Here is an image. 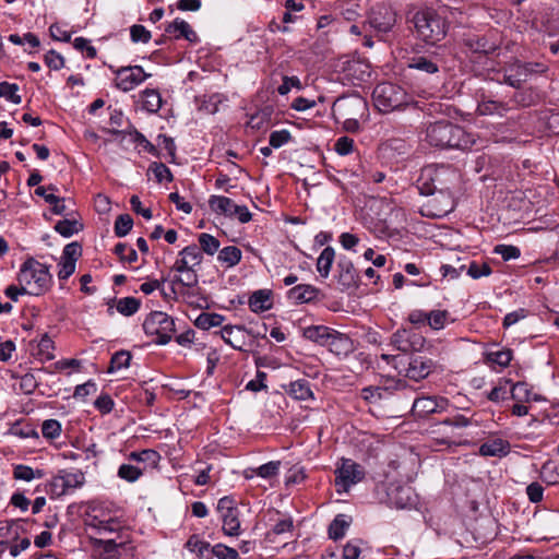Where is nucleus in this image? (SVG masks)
I'll return each mask as SVG.
<instances>
[{"label": "nucleus", "mask_w": 559, "mask_h": 559, "mask_svg": "<svg viewBox=\"0 0 559 559\" xmlns=\"http://www.w3.org/2000/svg\"><path fill=\"white\" fill-rule=\"evenodd\" d=\"M509 110H511L510 103L495 100V99L484 98L478 103V106H477V111L481 116H488V115L503 116Z\"/></svg>", "instance_id": "nucleus-30"}, {"label": "nucleus", "mask_w": 559, "mask_h": 559, "mask_svg": "<svg viewBox=\"0 0 559 559\" xmlns=\"http://www.w3.org/2000/svg\"><path fill=\"white\" fill-rule=\"evenodd\" d=\"M472 425V418H468L462 414H456L451 417H447L438 424L439 431L443 432V437L439 440L441 444L447 445H461L464 442L461 440L462 433L457 432L462 428H466Z\"/></svg>", "instance_id": "nucleus-8"}, {"label": "nucleus", "mask_w": 559, "mask_h": 559, "mask_svg": "<svg viewBox=\"0 0 559 559\" xmlns=\"http://www.w3.org/2000/svg\"><path fill=\"white\" fill-rule=\"evenodd\" d=\"M334 260L335 250L332 247H325L317 259V271L323 278L329 277Z\"/></svg>", "instance_id": "nucleus-36"}, {"label": "nucleus", "mask_w": 559, "mask_h": 559, "mask_svg": "<svg viewBox=\"0 0 559 559\" xmlns=\"http://www.w3.org/2000/svg\"><path fill=\"white\" fill-rule=\"evenodd\" d=\"M411 22L414 24L417 36L430 45L441 41L448 32L445 20L432 9L416 11Z\"/></svg>", "instance_id": "nucleus-3"}, {"label": "nucleus", "mask_w": 559, "mask_h": 559, "mask_svg": "<svg viewBox=\"0 0 559 559\" xmlns=\"http://www.w3.org/2000/svg\"><path fill=\"white\" fill-rule=\"evenodd\" d=\"M337 281L344 289L356 287L358 285V274L353 262L348 258H340L337 262Z\"/></svg>", "instance_id": "nucleus-20"}, {"label": "nucleus", "mask_w": 559, "mask_h": 559, "mask_svg": "<svg viewBox=\"0 0 559 559\" xmlns=\"http://www.w3.org/2000/svg\"><path fill=\"white\" fill-rule=\"evenodd\" d=\"M281 462L271 461L255 468H249L246 471L245 477L252 478L254 475L262 478L269 479L276 476L280 472Z\"/></svg>", "instance_id": "nucleus-37"}, {"label": "nucleus", "mask_w": 559, "mask_h": 559, "mask_svg": "<svg viewBox=\"0 0 559 559\" xmlns=\"http://www.w3.org/2000/svg\"><path fill=\"white\" fill-rule=\"evenodd\" d=\"M131 354L127 350H119L115 353L110 359V366L108 372H115L117 370L128 368L131 361Z\"/></svg>", "instance_id": "nucleus-51"}, {"label": "nucleus", "mask_w": 559, "mask_h": 559, "mask_svg": "<svg viewBox=\"0 0 559 559\" xmlns=\"http://www.w3.org/2000/svg\"><path fill=\"white\" fill-rule=\"evenodd\" d=\"M272 292L269 289H259L250 296L248 305L251 311L259 313L272 308Z\"/></svg>", "instance_id": "nucleus-28"}, {"label": "nucleus", "mask_w": 559, "mask_h": 559, "mask_svg": "<svg viewBox=\"0 0 559 559\" xmlns=\"http://www.w3.org/2000/svg\"><path fill=\"white\" fill-rule=\"evenodd\" d=\"M84 523L103 536L114 533L120 535V531L123 528L122 523L118 519L104 516L96 507H90V511L85 514Z\"/></svg>", "instance_id": "nucleus-10"}, {"label": "nucleus", "mask_w": 559, "mask_h": 559, "mask_svg": "<svg viewBox=\"0 0 559 559\" xmlns=\"http://www.w3.org/2000/svg\"><path fill=\"white\" fill-rule=\"evenodd\" d=\"M118 476L129 483L136 481L143 474L142 469L130 464H122L118 468Z\"/></svg>", "instance_id": "nucleus-58"}, {"label": "nucleus", "mask_w": 559, "mask_h": 559, "mask_svg": "<svg viewBox=\"0 0 559 559\" xmlns=\"http://www.w3.org/2000/svg\"><path fill=\"white\" fill-rule=\"evenodd\" d=\"M283 389L292 399L297 401H309L314 399L310 382L306 379L292 381L288 385H283Z\"/></svg>", "instance_id": "nucleus-24"}, {"label": "nucleus", "mask_w": 559, "mask_h": 559, "mask_svg": "<svg viewBox=\"0 0 559 559\" xmlns=\"http://www.w3.org/2000/svg\"><path fill=\"white\" fill-rule=\"evenodd\" d=\"M294 528V522H293V519L290 516H287L285 519H281L278 520L274 525L273 527L271 528V531L267 533V538L270 540H273V536H277V535H282V534H285V533H289L292 532Z\"/></svg>", "instance_id": "nucleus-55"}, {"label": "nucleus", "mask_w": 559, "mask_h": 559, "mask_svg": "<svg viewBox=\"0 0 559 559\" xmlns=\"http://www.w3.org/2000/svg\"><path fill=\"white\" fill-rule=\"evenodd\" d=\"M61 424L57 419H47L41 424V435L47 440H55L60 437Z\"/></svg>", "instance_id": "nucleus-53"}, {"label": "nucleus", "mask_w": 559, "mask_h": 559, "mask_svg": "<svg viewBox=\"0 0 559 559\" xmlns=\"http://www.w3.org/2000/svg\"><path fill=\"white\" fill-rule=\"evenodd\" d=\"M242 258L241 250L236 246H227L218 251L217 260L226 267L236 266Z\"/></svg>", "instance_id": "nucleus-38"}, {"label": "nucleus", "mask_w": 559, "mask_h": 559, "mask_svg": "<svg viewBox=\"0 0 559 559\" xmlns=\"http://www.w3.org/2000/svg\"><path fill=\"white\" fill-rule=\"evenodd\" d=\"M143 331L147 336H154L157 345L168 344L176 331L173 317L163 311H152L143 322Z\"/></svg>", "instance_id": "nucleus-5"}, {"label": "nucleus", "mask_w": 559, "mask_h": 559, "mask_svg": "<svg viewBox=\"0 0 559 559\" xmlns=\"http://www.w3.org/2000/svg\"><path fill=\"white\" fill-rule=\"evenodd\" d=\"M508 103H510L511 109L530 107L535 104V94L532 90H518Z\"/></svg>", "instance_id": "nucleus-40"}, {"label": "nucleus", "mask_w": 559, "mask_h": 559, "mask_svg": "<svg viewBox=\"0 0 559 559\" xmlns=\"http://www.w3.org/2000/svg\"><path fill=\"white\" fill-rule=\"evenodd\" d=\"M388 498L390 504L396 509H414L418 504V496L408 485H392L388 490Z\"/></svg>", "instance_id": "nucleus-14"}, {"label": "nucleus", "mask_w": 559, "mask_h": 559, "mask_svg": "<svg viewBox=\"0 0 559 559\" xmlns=\"http://www.w3.org/2000/svg\"><path fill=\"white\" fill-rule=\"evenodd\" d=\"M186 547L190 551L195 552L198 556L202 558L211 559L210 550L213 546H211L207 542L200 539L199 536L197 535H192L188 539V542L186 543Z\"/></svg>", "instance_id": "nucleus-42"}, {"label": "nucleus", "mask_w": 559, "mask_h": 559, "mask_svg": "<svg viewBox=\"0 0 559 559\" xmlns=\"http://www.w3.org/2000/svg\"><path fill=\"white\" fill-rule=\"evenodd\" d=\"M391 344L397 350L408 353L420 348L424 337L408 330H397L391 337Z\"/></svg>", "instance_id": "nucleus-18"}, {"label": "nucleus", "mask_w": 559, "mask_h": 559, "mask_svg": "<svg viewBox=\"0 0 559 559\" xmlns=\"http://www.w3.org/2000/svg\"><path fill=\"white\" fill-rule=\"evenodd\" d=\"M35 280V260L33 258H28L17 274L19 285L23 287V290H27L26 286Z\"/></svg>", "instance_id": "nucleus-41"}, {"label": "nucleus", "mask_w": 559, "mask_h": 559, "mask_svg": "<svg viewBox=\"0 0 559 559\" xmlns=\"http://www.w3.org/2000/svg\"><path fill=\"white\" fill-rule=\"evenodd\" d=\"M332 332L333 329L325 325H310L304 329L302 335L313 343L326 346Z\"/></svg>", "instance_id": "nucleus-29"}, {"label": "nucleus", "mask_w": 559, "mask_h": 559, "mask_svg": "<svg viewBox=\"0 0 559 559\" xmlns=\"http://www.w3.org/2000/svg\"><path fill=\"white\" fill-rule=\"evenodd\" d=\"M142 108L150 114H156L163 104L162 96L157 90L146 88L140 94Z\"/></svg>", "instance_id": "nucleus-33"}, {"label": "nucleus", "mask_w": 559, "mask_h": 559, "mask_svg": "<svg viewBox=\"0 0 559 559\" xmlns=\"http://www.w3.org/2000/svg\"><path fill=\"white\" fill-rule=\"evenodd\" d=\"M449 316L447 310H432L428 316V324L433 330H441L444 328Z\"/></svg>", "instance_id": "nucleus-56"}, {"label": "nucleus", "mask_w": 559, "mask_h": 559, "mask_svg": "<svg viewBox=\"0 0 559 559\" xmlns=\"http://www.w3.org/2000/svg\"><path fill=\"white\" fill-rule=\"evenodd\" d=\"M211 559L216 557L218 559H240L236 549L227 547L223 544L214 545L211 548Z\"/></svg>", "instance_id": "nucleus-60"}, {"label": "nucleus", "mask_w": 559, "mask_h": 559, "mask_svg": "<svg viewBox=\"0 0 559 559\" xmlns=\"http://www.w3.org/2000/svg\"><path fill=\"white\" fill-rule=\"evenodd\" d=\"M512 71H515L524 82L532 75L542 74L548 71V66L544 62H518L513 66Z\"/></svg>", "instance_id": "nucleus-32"}, {"label": "nucleus", "mask_w": 559, "mask_h": 559, "mask_svg": "<svg viewBox=\"0 0 559 559\" xmlns=\"http://www.w3.org/2000/svg\"><path fill=\"white\" fill-rule=\"evenodd\" d=\"M37 296L46 293L52 283V276L48 272V267L37 262Z\"/></svg>", "instance_id": "nucleus-49"}, {"label": "nucleus", "mask_w": 559, "mask_h": 559, "mask_svg": "<svg viewBox=\"0 0 559 559\" xmlns=\"http://www.w3.org/2000/svg\"><path fill=\"white\" fill-rule=\"evenodd\" d=\"M429 206L433 210L432 215L437 217L445 216L455 207V200L452 190L440 191L429 201Z\"/></svg>", "instance_id": "nucleus-21"}, {"label": "nucleus", "mask_w": 559, "mask_h": 559, "mask_svg": "<svg viewBox=\"0 0 559 559\" xmlns=\"http://www.w3.org/2000/svg\"><path fill=\"white\" fill-rule=\"evenodd\" d=\"M509 451V442L502 439H495L492 441L485 442L479 448V453L484 456H504Z\"/></svg>", "instance_id": "nucleus-34"}, {"label": "nucleus", "mask_w": 559, "mask_h": 559, "mask_svg": "<svg viewBox=\"0 0 559 559\" xmlns=\"http://www.w3.org/2000/svg\"><path fill=\"white\" fill-rule=\"evenodd\" d=\"M43 176L37 171V197H41L51 207L50 211L55 215H63L66 213L64 198H60L56 186H39Z\"/></svg>", "instance_id": "nucleus-17"}, {"label": "nucleus", "mask_w": 559, "mask_h": 559, "mask_svg": "<svg viewBox=\"0 0 559 559\" xmlns=\"http://www.w3.org/2000/svg\"><path fill=\"white\" fill-rule=\"evenodd\" d=\"M459 175L451 166L428 165L420 171L417 188L423 195H433L440 191L452 190Z\"/></svg>", "instance_id": "nucleus-2"}, {"label": "nucleus", "mask_w": 559, "mask_h": 559, "mask_svg": "<svg viewBox=\"0 0 559 559\" xmlns=\"http://www.w3.org/2000/svg\"><path fill=\"white\" fill-rule=\"evenodd\" d=\"M55 229L61 236L69 238L81 231L83 229V224L75 219H62L56 224Z\"/></svg>", "instance_id": "nucleus-47"}, {"label": "nucleus", "mask_w": 559, "mask_h": 559, "mask_svg": "<svg viewBox=\"0 0 559 559\" xmlns=\"http://www.w3.org/2000/svg\"><path fill=\"white\" fill-rule=\"evenodd\" d=\"M114 252L120 258L122 262L134 263L138 261L136 251L129 247L127 243L118 242L115 246Z\"/></svg>", "instance_id": "nucleus-54"}, {"label": "nucleus", "mask_w": 559, "mask_h": 559, "mask_svg": "<svg viewBox=\"0 0 559 559\" xmlns=\"http://www.w3.org/2000/svg\"><path fill=\"white\" fill-rule=\"evenodd\" d=\"M235 204L236 203L227 197L211 195V198L209 199V205L213 212L229 217H233V210Z\"/></svg>", "instance_id": "nucleus-35"}, {"label": "nucleus", "mask_w": 559, "mask_h": 559, "mask_svg": "<svg viewBox=\"0 0 559 559\" xmlns=\"http://www.w3.org/2000/svg\"><path fill=\"white\" fill-rule=\"evenodd\" d=\"M165 32L169 35H174L176 39L183 37L193 44L199 41V36L192 29L190 24L181 19H176L174 22L169 23L165 28Z\"/></svg>", "instance_id": "nucleus-25"}, {"label": "nucleus", "mask_w": 559, "mask_h": 559, "mask_svg": "<svg viewBox=\"0 0 559 559\" xmlns=\"http://www.w3.org/2000/svg\"><path fill=\"white\" fill-rule=\"evenodd\" d=\"M426 141L440 150H468L475 143L474 136L463 127L448 120L429 124L426 129Z\"/></svg>", "instance_id": "nucleus-1"}, {"label": "nucleus", "mask_w": 559, "mask_h": 559, "mask_svg": "<svg viewBox=\"0 0 559 559\" xmlns=\"http://www.w3.org/2000/svg\"><path fill=\"white\" fill-rule=\"evenodd\" d=\"M45 490L52 497H60L67 495L64 480L62 474L52 477V479L46 484Z\"/></svg>", "instance_id": "nucleus-59"}, {"label": "nucleus", "mask_w": 559, "mask_h": 559, "mask_svg": "<svg viewBox=\"0 0 559 559\" xmlns=\"http://www.w3.org/2000/svg\"><path fill=\"white\" fill-rule=\"evenodd\" d=\"M361 544L362 540L358 538L349 540L343 548L344 559H359L361 554Z\"/></svg>", "instance_id": "nucleus-64"}, {"label": "nucleus", "mask_w": 559, "mask_h": 559, "mask_svg": "<svg viewBox=\"0 0 559 559\" xmlns=\"http://www.w3.org/2000/svg\"><path fill=\"white\" fill-rule=\"evenodd\" d=\"M141 300L135 297H123L117 300V311L124 317L133 316L139 311Z\"/></svg>", "instance_id": "nucleus-44"}, {"label": "nucleus", "mask_w": 559, "mask_h": 559, "mask_svg": "<svg viewBox=\"0 0 559 559\" xmlns=\"http://www.w3.org/2000/svg\"><path fill=\"white\" fill-rule=\"evenodd\" d=\"M436 368L437 364L430 357L421 354L412 355L408 358L405 377L414 381H420L433 372Z\"/></svg>", "instance_id": "nucleus-13"}, {"label": "nucleus", "mask_w": 559, "mask_h": 559, "mask_svg": "<svg viewBox=\"0 0 559 559\" xmlns=\"http://www.w3.org/2000/svg\"><path fill=\"white\" fill-rule=\"evenodd\" d=\"M341 13L348 22L356 21L360 16L359 0H346L345 5L342 7Z\"/></svg>", "instance_id": "nucleus-57"}, {"label": "nucleus", "mask_w": 559, "mask_h": 559, "mask_svg": "<svg viewBox=\"0 0 559 559\" xmlns=\"http://www.w3.org/2000/svg\"><path fill=\"white\" fill-rule=\"evenodd\" d=\"M53 341L47 334H44L40 341L37 343V360L46 361L53 359Z\"/></svg>", "instance_id": "nucleus-45"}, {"label": "nucleus", "mask_w": 559, "mask_h": 559, "mask_svg": "<svg viewBox=\"0 0 559 559\" xmlns=\"http://www.w3.org/2000/svg\"><path fill=\"white\" fill-rule=\"evenodd\" d=\"M396 11L392 4L382 1L371 7L365 24H368L377 35L382 36L393 29L396 24Z\"/></svg>", "instance_id": "nucleus-6"}, {"label": "nucleus", "mask_w": 559, "mask_h": 559, "mask_svg": "<svg viewBox=\"0 0 559 559\" xmlns=\"http://www.w3.org/2000/svg\"><path fill=\"white\" fill-rule=\"evenodd\" d=\"M464 45L475 53L489 55L498 49L497 43L489 40L486 36H471L464 39Z\"/></svg>", "instance_id": "nucleus-27"}, {"label": "nucleus", "mask_w": 559, "mask_h": 559, "mask_svg": "<svg viewBox=\"0 0 559 559\" xmlns=\"http://www.w3.org/2000/svg\"><path fill=\"white\" fill-rule=\"evenodd\" d=\"M493 252L500 254L503 261L514 260L521 255L520 249L512 245H498Z\"/></svg>", "instance_id": "nucleus-63"}, {"label": "nucleus", "mask_w": 559, "mask_h": 559, "mask_svg": "<svg viewBox=\"0 0 559 559\" xmlns=\"http://www.w3.org/2000/svg\"><path fill=\"white\" fill-rule=\"evenodd\" d=\"M217 512L223 522V532L228 536L240 534L239 510L236 501L230 497H223L217 502Z\"/></svg>", "instance_id": "nucleus-9"}, {"label": "nucleus", "mask_w": 559, "mask_h": 559, "mask_svg": "<svg viewBox=\"0 0 559 559\" xmlns=\"http://www.w3.org/2000/svg\"><path fill=\"white\" fill-rule=\"evenodd\" d=\"M159 459H160L159 453L153 449H144L139 452L134 451L129 454V460L135 461V462H147L152 466H156Z\"/></svg>", "instance_id": "nucleus-50"}, {"label": "nucleus", "mask_w": 559, "mask_h": 559, "mask_svg": "<svg viewBox=\"0 0 559 559\" xmlns=\"http://www.w3.org/2000/svg\"><path fill=\"white\" fill-rule=\"evenodd\" d=\"M441 59L437 55H415L408 58L407 67L440 81Z\"/></svg>", "instance_id": "nucleus-15"}, {"label": "nucleus", "mask_w": 559, "mask_h": 559, "mask_svg": "<svg viewBox=\"0 0 559 559\" xmlns=\"http://www.w3.org/2000/svg\"><path fill=\"white\" fill-rule=\"evenodd\" d=\"M133 227V219L131 215L129 214H120L117 216L115 221V235L117 237H124L127 236Z\"/></svg>", "instance_id": "nucleus-52"}, {"label": "nucleus", "mask_w": 559, "mask_h": 559, "mask_svg": "<svg viewBox=\"0 0 559 559\" xmlns=\"http://www.w3.org/2000/svg\"><path fill=\"white\" fill-rule=\"evenodd\" d=\"M372 98L374 106L382 112H390L408 104L404 88L390 82L378 84L372 92Z\"/></svg>", "instance_id": "nucleus-4"}, {"label": "nucleus", "mask_w": 559, "mask_h": 559, "mask_svg": "<svg viewBox=\"0 0 559 559\" xmlns=\"http://www.w3.org/2000/svg\"><path fill=\"white\" fill-rule=\"evenodd\" d=\"M62 477L64 480L67 493L71 492L78 488H81L85 483L84 473L81 471L63 472Z\"/></svg>", "instance_id": "nucleus-48"}, {"label": "nucleus", "mask_w": 559, "mask_h": 559, "mask_svg": "<svg viewBox=\"0 0 559 559\" xmlns=\"http://www.w3.org/2000/svg\"><path fill=\"white\" fill-rule=\"evenodd\" d=\"M19 87L16 84L2 82L0 84V97L5 98L14 104L21 103V97L16 94Z\"/></svg>", "instance_id": "nucleus-62"}, {"label": "nucleus", "mask_w": 559, "mask_h": 559, "mask_svg": "<svg viewBox=\"0 0 559 559\" xmlns=\"http://www.w3.org/2000/svg\"><path fill=\"white\" fill-rule=\"evenodd\" d=\"M442 407L438 400L433 396L417 397L412 403V413L418 417H425L429 414L438 412Z\"/></svg>", "instance_id": "nucleus-26"}, {"label": "nucleus", "mask_w": 559, "mask_h": 559, "mask_svg": "<svg viewBox=\"0 0 559 559\" xmlns=\"http://www.w3.org/2000/svg\"><path fill=\"white\" fill-rule=\"evenodd\" d=\"M114 73L115 86L124 93L132 91L151 76L141 66L121 67L115 70Z\"/></svg>", "instance_id": "nucleus-11"}, {"label": "nucleus", "mask_w": 559, "mask_h": 559, "mask_svg": "<svg viewBox=\"0 0 559 559\" xmlns=\"http://www.w3.org/2000/svg\"><path fill=\"white\" fill-rule=\"evenodd\" d=\"M326 346L331 353L340 357H346L355 350L353 340L348 335L335 330H333Z\"/></svg>", "instance_id": "nucleus-22"}, {"label": "nucleus", "mask_w": 559, "mask_h": 559, "mask_svg": "<svg viewBox=\"0 0 559 559\" xmlns=\"http://www.w3.org/2000/svg\"><path fill=\"white\" fill-rule=\"evenodd\" d=\"M406 388L403 380H389L384 385H371L362 389V396L370 403H378L388 400L396 392Z\"/></svg>", "instance_id": "nucleus-16"}, {"label": "nucleus", "mask_w": 559, "mask_h": 559, "mask_svg": "<svg viewBox=\"0 0 559 559\" xmlns=\"http://www.w3.org/2000/svg\"><path fill=\"white\" fill-rule=\"evenodd\" d=\"M28 525H31L28 521L16 520L11 522L7 527L8 532L15 536L13 544L10 547V554L14 557L19 556L22 551L26 550L31 546L29 537L26 536L20 538L17 536L20 532H25L26 526Z\"/></svg>", "instance_id": "nucleus-19"}, {"label": "nucleus", "mask_w": 559, "mask_h": 559, "mask_svg": "<svg viewBox=\"0 0 559 559\" xmlns=\"http://www.w3.org/2000/svg\"><path fill=\"white\" fill-rule=\"evenodd\" d=\"M224 316L214 313V312H202L200 313L195 321L194 325L202 330H209L214 326H219L224 322Z\"/></svg>", "instance_id": "nucleus-39"}, {"label": "nucleus", "mask_w": 559, "mask_h": 559, "mask_svg": "<svg viewBox=\"0 0 559 559\" xmlns=\"http://www.w3.org/2000/svg\"><path fill=\"white\" fill-rule=\"evenodd\" d=\"M91 545L95 559H119L126 540L121 535L115 538L91 537Z\"/></svg>", "instance_id": "nucleus-12"}, {"label": "nucleus", "mask_w": 559, "mask_h": 559, "mask_svg": "<svg viewBox=\"0 0 559 559\" xmlns=\"http://www.w3.org/2000/svg\"><path fill=\"white\" fill-rule=\"evenodd\" d=\"M365 477L364 468L349 459H343L335 469V486L338 493L346 492Z\"/></svg>", "instance_id": "nucleus-7"}, {"label": "nucleus", "mask_w": 559, "mask_h": 559, "mask_svg": "<svg viewBox=\"0 0 559 559\" xmlns=\"http://www.w3.org/2000/svg\"><path fill=\"white\" fill-rule=\"evenodd\" d=\"M349 526V521L346 515L337 514L329 526L330 538L337 540L345 535L346 528Z\"/></svg>", "instance_id": "nucleus-46"}, {"label": "nucleus", "mask_w": 559, "mask_h": 559, "mask_svg": "<svg viewBox=\"0 0 559 559\" xmlns=\"http://www.w3.org/2000/svg\"><path fill=\"white\" fill-rule=\"evenodd\" d=\"M198 241L200 245L199 249L201 250L202 253L214 255L216 252L219 251V240L210 234H200L198 236Z\"/></svg>", "instance_id": "nucleus-43"}, {"label": "nucleus", "mask_w": 559, "mask_h": 559, "mask_svg": "<svg viewBox=\"0 0 559 559\" xmlns=\"http://www.w3.org/2000/svg\"><path fill=\"white\" fill-rule=\"evenodd\" d=\"M179 255H185L191 263L192 266H198L202 263L203 254L197 245H190L185 247Z\"/></svg>", "instance_id": "nucleus-61"}, {"label": "nucleus", "mask_w": 559, "mask_h": 559, "mask_svg": "<svg viewBox=\"0 0 559 559\" xmlns=\"http://www.w3.org/2000/svg\"><path fill=\"white\" fill-rule=\"evenodd\" d=\"M246 332L254 337L260 336V333H253L252 330H248L242 325H225L221 331V336L225 343L230 345L234 349L243 350L242 342L240 341L239 334Z\"/></svg>", "instance_id": "nucleus-23"}, {"label": "nucleus", "mask_w": 559, "mask_h": 559, "mask_svg": "<svg viewBox=\"0 0 559 559\" xmlns=\"http://www.w3.org/2000/svg\"><path fill=\"white\" fill-rule=\"evenodd\" d=\"M319 289L309 284H300L289 289L288 297L297 304L310 302L317 298Z\"/></svg>", "instance_id": "nucleus-31"}]
</instances>
